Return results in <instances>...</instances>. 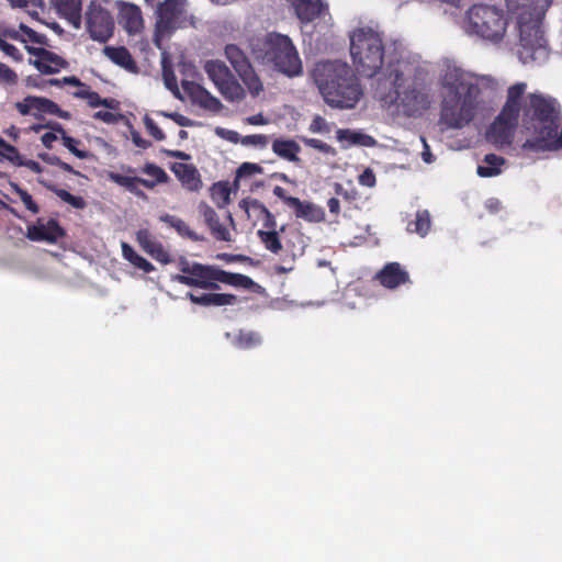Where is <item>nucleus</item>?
<instances>
[{"instance_id": "obj_1", "label": "nucleus", "mask_w": 562, "mask_h": 562, "mask_svg": "<svg viewBox=\"0 0 562 562\" xmlns=\"http://www.w3.org/2000/svg\"><path fill=\"white\" fill-rule=\"evenodd\" d=\"M494 79L477 76L456 66H447L441 77L440 122L449 128H462L474 117L482 88H493Z\"/></svg>"}, {"instance_id": "obj_2", "label": "nucleus", "mask_w": 562, "mask_h": 562, "mask_svg": "<svg viewBox=\"0 0 562 562\" xmlns=\"http://www.w3.org/2000/svg\"><path fill=\"white\" fill-rule=\"evenodd\" d=\"M416 68L407 60L391 61L375 82V97L385 104L396 103L408 116L428 109L430 100L415 79Z\"/></svg>"}, {"instance_id": "obj_3", "label": "nucleus", "mask_w": 562, "mask_h": 562, "mask_svg": "<svg viewBox=\"0 0 562 562\" xmlns=\"http://www.w3.org/2000/svg\"><path fill=\"white\" fill-rule=\"evenodd\" d=\"M311 77L325 103L334 109H353L362 90L350 66L339 60L315 64Z\"/></svg>"}, {"instance_id": "obj_4", "label": "nucleus", "mask_w": 562, "mask_h": 562, "mask_svg": "<svg viewBox=\"0 0 562 562\" xmlns=\"http://www.w3.org/2000/svg\"><path fill=\"white\" fill-rule=\"evenodd\" d=\"M560 120L561 109L555 99L541 93L530 94L524 106L522 122L528 134L524 147L537 150L546 138L552 139L550 136Z\"/></svg>"}, {"instance_id": "obj_5", "label": "nucleus", "mask_w": 562, "mask_h": 562, "mask_svg": "<svg viewBox=\"0 0 562 562\" xmlns=\"http://www.w3.org/2000/svg\"><path fill=\"white\" fill-rule=\"evenodd\" d=\"M250 48L258 63L272 67L288 77H296L303 72L299 53L286 35L269 33L262 38L252 40Z\"/></svg>"}, {"instance_id": "obj_6", "label": "nucleus", "mask_w": 562, "mask_h": 562, "mask_svg": "<svg viewBox=\"0 0 562 562\" xmlns=\"http://www.w3.org/2000/svg\"><path fill=\"white\" fill-rule=\"evenodd\" d=\"M462 27L468 35L498 43L506 33L507 19L495 5L474 4L467 11Z\"/></svg>"}, {"instance_id": "obj_7", "label": "nucleus", "mask_w": 562, "mask_h": 562, "mask_svg": "<svg viewBox=\"0 0 562 562\" xmlns=\"http://www.w3.org/2000/svg\"><path fill=\"white\" fill-rule=\"evenodd\" d=\"M350 54L358 71L367 77L380 76L384 48L380 34L371 29L356 30L350 36Z\"/></svg>"}, {"instance_id": "obj_8", "label": "nucleus", "mask_w": 562, "mask_h": 562, "mask_svg": "<svg viewBox=\"0 0 562 562\" xmlns=\"http://www.w3.org/2000/svg\"><path fill=\"white\" fill-rule=\"evenodd\" d=\"M526 87V83L519 82L508 89L507 101L486 133L488 142L496 146L510 144L518 121L519 99L524 95Z\"/></svg>"}, {"instance_id": "obj_9", "label": "nucleus", "mask_w": 562, "mask_h": 562, "mask_svg": "<svg viewBox=\"0 0 562 562\" xmlns=\"http://www.w3.org/2000/svg\"><path fill=\"white\" fill-rule=\"evenodd\" d=\"M542 18L517 23L519 31L518 57L524 64H542L548 59L549 48L541 30Z\"/></svg>"}, {"instance_id": "obj_10", "label": "nucleus", "mask_w": 562, "mask_h": 562, "mask_svg": "<svg viewBox=\"0 0 562 562\" xmlns=\"http://www.w3.org/2000/svg\"><path fill=\"white\" fill-rule=\"evenodd\" d=\"M178 267L181 274L172 276V281L204 290H220V268L190 262L186 258L179 260Z\"/></svg>"}, {"instance_id": "obj_11", "label": "nucleus", "mask_w": 562, "mask_h": 562, "mask_svg": "<svg viewBox=\"0 0 562 562\" xmlns=\"http://www.w3.org/2000/svg\"><path fill=\"white\" fill-rule=\"evenodd\" d=\"M155 14L156 38L169 36L188 22L187 0H164L158 3Z\"/></svg>"}, {"instance_id": "obj_12", "label": "nucleus", "mask_w": 562, "mask_h": 562, "mask_svg": "<svg viewBox=\"0 0 562 562\" xmlns=\"http://www.w3.org/2000/svg\"><path fill=\"white\" fill-rule=\"evenodd\" d=\"M203 69L224 99L229 102H238L245 98L246 93L243 86L224 61L207 60Z\"/></svg>"}, {"instance_id": "obj_13", "label": "nucleus", "mask_w": 562, "mask_h": 562, "mask_svg": "<svg viewBox=\"0 0 562 562\" xmlns=\"http://www.w3.org/2000/svg\"><path fill=\"white\" fill-rule=\"evenodd\" d=\"M225 56L237 72L252 97H257L263 90L262 82L255 72L246 54L234 44L226 45Z\"/></svg>"}, {"instance_id": "obj_14", "label": "nucleus", "mask_w": 562, "mask_h": 562, "mask_svg": "<svg viewBox=\"0 0 562 562\" xmlns=\"http://www.w3.org/2000/svg\"><path fill=\"white\" fill-rule=\"evenodd\" d=\"M87 30L92 40L104 43L113 34L114 23L110 13L91 3L87 11Z\"/></svg>"}, {"instance_id": "obj_15", "label": "nucleus", "mask_w": 562, "mask_h": 562, "mask_svg": "<svg viewBox=\"0 0 562 562\" xmlns=\"http://www.w3.org/2000/svg\"><path fill=\"white\" fill-rule=\"evenodd\" d=\"M508 12L516 18L517 23L543 18L551 5V0H505Z\"/></svg>"}, {"instance_id": "obj_16", "label": "nucleus", "mask_w": 562, "mask_h": 562, "mask_svg": "<svg viewBox=\"0 0 562 562\" xmlns=\"http://www.w3.org/2000/svg\"><path fill=\"white\" fill-rule=\"evenodd\" d=\"M25 49L29 54L37 57L36 59H30L29 63L42 74L53 75L68 65L64 58L45 48L26 45Z\"/></svg>"}, {"instance_id": "obj_17", "label": "nucleus", "mask_w": 562, "mask_h": 562, "mask_svg": "<svg viewBox=\"0 0 562 562\" xmlns=\"http://www.w3.org/2000/svg\"><path fill=\"white\" fill-rule=\"evenodd\" d=\"M63 235L64 232L55 220H49L46 223L40 220L36 225L27 228L26 236L31 240L55 243Z\"/></svg>"}, {"instance_id": "obj_18", "label": "nucleus", "mask_w": 562, "mask_h": 562, "mask_svg": "<svg viewBox=\"0 0 562 562\" xmlns=\"http://www.w3.org/2000/svg\"><path fill=\"white\" fill-rule=\"evenodd\" d=\"M119 23L130 33H137L143 27V16L140 9L128 2L120 4Z\"/></svg>"}, {"instance_id": "obj_19", "label": "nucleus", "mask_w": 562, "mask_h": 562, "mask_svg": "<svg viewBox=\"0 0 562 562\" xmlns=\"http://www.w3.org/2000/svg\"><path fill=\"white\" fill-rule=\"evenodd\" d=\"M381 284L389 289H395L409 281L406 270L398 262H390L376 274Z\"/></svg>"}, {"instance_id": "obj_20", "label": "nucleus", "mask_w": 562, "mask_h": 562, "mask_svg": "<svg viewBox=\"0 0 562 562\" xmlns=\"http://www.w3.org/2000/svg\"><path fill=\"white\" fill-rule=\"evenodd\" d=\"M336 138L341 143V146L345 149L351 146L374 147L378 144L371 135L350 128L337 130Z\"/></svg>"}, {"instance_id": "obj_21", "label": "nucleus", "mask_w": 562, "mask_h": 562, "mask_svg": "<svg viewBox=\"0 0 562 562\" xmlns=\"http://www.w3.org/2000/svg\"><path fill=\"white\" fill-rule=\"evenodd\" d=\"M171 170L187 190L199 191L201 189L202 180L193 165L176 162L172 165Z\"/></svg>"}, {"instance_id": "obj_22", "label": "nucleus", "mask_w": 562, "mask_h": 562, "mask_svg": "<svg viewBox=\"0 0 562 562\" xmlns=\"http://www.w3.org/2000/svg\"><path fill=\"white\" fill-rule=\"evenodd\" d=\"M200 214L203 216L205 224L209 226L213 236L218 240L231 241L232 236L226 227L220 223L218 215L210 205L201 202L198 206Z\"/></svg>"}, {"instance_id": "obj_23", "label": "nucleus", "mask_w": 562, "mask_h": 562, "mask_svg": "<svg viewBox=\"0 0 562 562\" xmlns=\"http://www.w3.org/2000/svg\"><path fill=\"white\" fill-rule=\"evenodd\" d=\"M286 204L294 207L295 215L308 222H322L325 217L324 210L311 202H303L297 198L286 200Z\"/></svg>"}, {"instance_id": "obj_24", "label": "nucleus", "mask_w": 562, "mask_h": 562, "mask_svg": "<svg viewBox=\"0 0 562 562\" xmlns=\"http://www.w3.org/2000/svg\"><path fill=\"white\" fill-rule=\"evenodd\" d=\"M187 296L193 304L201 306L234 305L237 301L235 295L227 293H203L201 295H195L189 292Z\"/></svg>"}, {"instance_id": "obj_25", "label": "nucleus", "mask_w": 562, "mask_h": 562, "mask_svg": "<svg viewBox=\"0 0 562 562\" xmlns=\"http://www.w3.org/2000/svg\"><path fill=\"white\" fill-rule=\"evenodd\" d=\"M300 150V145L293 139H274L272 143V151L280 158L291 162L299 164L301 161L297 156Z\"/></svg>"}, {"instance_id": "obj_26", "label": "nucleus", "mask_w": 562, "mask_h": 562, "mask_svg": "<svg viewBox=\"0 0 562 562\" xmlns=\"http://www.w3.org/2000/svg\"><path fill=\"white\" fill-rule=\"evenodd\" d=\"M300 20L310 22L317 18L323 9L321 0H291Z\"/></svg>"}, {"instance_id": "obj_27", "label": "nucleus", "mask_w": 562, "mask_h": 562, "mask_svg": "<svg viewBox=\"0 0 562 562\" xmlns=\"http://www.w3.org/2000/svg\"><path fill=\"white\" fill-rule=\"evenodd\" d=\"M103 53L114 64H116L127 70H134L136 68L135 63H134L130 52L123 46H121V47L105 46L103 48Z\"/></svg>"}, {"instance_id": "obj_28", "label": "nucleus", "mask_w": 562, "mask_h": 562, "mask_svg": "<svg viewBox=\"0 0 562 562\" xmlns=\"http://www.w3.org/2000/svg\"><path fill=\"white\" fill-rule=\"evenodd\" d=\"M160 221L175 228L177 233L182 237H187L193 241L204 240V237L202 235H199L195 232H193L184 221L177 216L164 214L160 216Z\"/></svg>"}, {"instance_id": "obj_29", "label": "nucleus", "mask_w": 562, "mask_h": 562, "mask_svg": "<svg viewBox=\"0 0 562 562\" xmlns=\"http://www.w3.org/2000/svg\"><path fill=\"white\" fill-rule=\"evenodd\" d=\"M505 162L504 158L495 154H488L484 157V165L477 167L480 177H495L501 173V166Z\"/></svg>"}, {"instance_id": "obj_30", "label": "nucleus", "mask_w": 562, "mask_h": 562, "mask_svg": "<svg viewBox=\"0 0 562 562\" xmlns=\"http://www.w3.org/2000/svg\"><path fill=\"white\" fill-rule=\"evenodd\" d=\"M38 182L46 189L53 191L60 200L70 204L72 207L82 210L86 206V201L81 196H76L64 189H58L53 183L47 182L44 179H38Z\"/></svg>"}, {"instance_id": "obj_31", "label": "nucleus", "mask_w": 562, "mask_h": 562, "mask_svg": "<svg viewBox=\"0 0 562 562\" xmlns=\"http://www.w3.org/2000/svg\"><path fill=\"white\" fill-rule=\"evenodd\" d=\"M218 283H225L237 288L251 289L256 285L252 279L240 273H232L221 269Z\"/></svg>"}, {"instance_id": "obj_32", "label": "nucleus", "mask_w": 562, "mask_h": 562, "mask_svg": "<svg viewBox=\"0 0 562 562\" xmlns=\"http://www.w3.org/2000/svg\"><path fill=\"white\" fill-rule=\"evenodd\" d=\"M182 88L184 92L190 95L192 101L200 106H202L203 103H205L206 98L211 95V93L205 88L192 81L183 80Z\"/></svg>"}, {"instance_id": "obj_33", "label": "nucleus", "mask_w": 562, "mask_h": 562, "mask_svg": "<svg viewBox=\"0 0 562 562\" xmlns=\"http://www.w3.org/2000/svg\"><path fill=\"white\" fill-rule=\"evenodd\" d=\"M122 252L124 258H126L135 267L142 269L144 272H150L151 270H154V266L148 260L136 254L130 245L123 243Z\"/></svg>"}, {"instance_id": "obj_34", "label": "nucleus", "mask_w": 562, "mask_h": 562, "mask_svg": "<svg viewBox=\"0 0 562 562\" xmlns=\"http://www.w3.org/2000/svg\"><path fill=\"white\" fill-rule=\"evenodd\" d=\"M111 179L137 196L146 198V194L138 188V177H127L119 173H112Z\"/></svg>"}, {"instance_id": "obj_35", "label": "nucleus", "mask_w": 562, "mask_h": 562, "mask_svg": "<svg viewBox=\"0 0 562 562\" xmlns=\"http://www.w3.org/2000/svg\"><path fill=\"white\" fill-rule=\"evenodd\" d=\"M261 337L252 330H240L237 336L236 347L240 349H251L260 345Z\"/></svg>"}, {"instance_id": "obj_36", "label": "nucleus", "mask_w": 562, "mask_h": 562, "mask_svg": "<svg viewBox=\"0 0 562 562\" xmlns=\"http://www.w3.org/2000/svg\"><path fill=\"white\" fill-rule=\"evenodd\" d=\"M430 227V216L428 211H419L416 214V220L408 224V229L425 236Z\"/></svg>"}, {"instance_id": "obj_37", "label": "nucleus", "mask_w": 562, "mask_h": 562, "mask_svg": "<svg viewBox=\"0 0 562 562\" xmlns=\"http://www.w3.org/2000/svg\"><path fill=\"white\" fill-rule=\"evenodd\" d=\"M231 190L226 183L217 182L212 187V198L218 207H225L229 202Z\"/></svg>"}, {"instance_id": "obj_38", "label": "nucleus", "mask_w": 562, "mask_h": 562, "mask_svg": "<svg viewBox=\"0 0 562 562\" xmlns=\"http://www.w3.org/2000/svg\"><path fill=\"white\" fill-rule=\"evenodd\" d=\"M258 236L266 248L271 252L278 254L282 249V244L276 231H258Z\"/></svg>"}, {"instance_id": "obj_39", "label": "nucleus", "mask_w": 562, "mask_h": 562, "mask_svg": "<svg viewBox=\"0 0 562 562\" xmlns=\"http://www.w3.org/2000/svg\"><path fill=\"white\" fill-rule=\"evenodd\" d=\"M26 101L31 102L33 105V109L41 113H48L53 114L54 112H57V104L53 102L49 99L42 98V97H33L29 95L26 97Z\"/></svg>"}, {"instance_id": "obj_40", "label": "nucleus", "mask_w": 562, "mask_h": 562, "mask_svg": "<svg viewBox=\"0 0 562 562\" xmlns=\"http://www.w3.org/2000/svg\"><path fill=\"white\" fill-rule=\"evenodd\" d=\"M301 140L311 148L317 149L326 155L335 156L337 154L336 149L331 147L330 145L322 142L321 139L316 138H308V137H301Z\"/></svg>"}, {"instance_id": "obj_41", "label": "nucleus", "mask_w": 562, "mask_h": 562, "mask_svg": "<svg viewBox=\"0 0 562 562\" xmlns=\"http://www.w3.org/2000/svg\"><path fill=\"white\" fill-rule=\"evenodd\" d=\"M11 188L16 194H19L21 201L27 210H30L34 214L38 213L40 209L37 204L33 201L32 196L25 190L21 189L15 183H11Z\"/></svg>"}, {"instance_id": "obj_42", "label": "nucleus", "mask_w": 562, "mask_h": 562, "mask_svg": "<svg viewBox=\"0 0 562 562\" xmlns=\"http://www.w3.org/2000/svg\"><path fill=\"white\" fill-rule=\"evenodd\" d=\"M137 240L145 251L150 255H155V249H158V243H156L147 231H139L137 233Z\"/></svg>"}, {"instance_id": "obj_43", "label": "nucleus", "mask_w": 562, "mask_h": 562, "mask_svg": "<svg viewBox=\"0 0 562 562\" xmlns=\"http://www.w3.org/2000/svg\"><path fill=\"white\" fill-rule=\"evenodd\" d=\"M16 82V72L5 64L0 63V85L14 86Z\"/></svg>"}, {"instance_id": "obj_44", "label": "nucleus", "mask_w": 562, "mask_h": 562, "mask_svg": "<svg viewBox=\"0 0 562 562\" xmlns=\"http://www.w3.org/2000/svg\"><path fill=\"white\" fill-rule=\"evenodd\" d=\"M240 143L244 146H254V147L265 148L269 143V138H268V136L261 135V134L248 135V136L241 137Z\"/></svg>"}, {"instance_id": "obj_45", "label": "nucleus", "mask_w": 562, "mask_h": 562, "mask_svg": "<svg viewBox=\"0 0 562 562\" xmlns=\"http://www.w3.org/2000/svg\"><path fill=\"white\" fill-rule=\"evenodd\" d=\"M143 172L155 178L158 182H166L168 179L167 173L154 164H146L143 168Z\"/></svg>"}, {"instance_id": "obj_46", "label": "nucleus", "mask_w": 562, "mask_h": 562, "mask_svg": "<svg viewBox=\"0 0 562 562\" xmlns=\"http://www.w3.org/2000/svg\"><path fill=\"white\" fill-rule=\"evenodd\" d=\"M262 168L252 162H244L239 166V168L236 171V178H243V177H250L255 173H261Z\"/></svg>"}, {"instance_id": "obj_47", "label": "nucleus", "mask_w": 562, "mask_h": 562, "mask_svg": "<svg viewBox=\"0 0 562 562\" xmlns=\"http://www.w3.org/2000/svg\"><path fill=\"white\" fill-rule=\"evenodd\" d=\"M20 30L27 36L29 41L41 45H47L48 40L46 35L35 32L23 23L20 24Z\"/></svg>"}, {"instance_id": "obj_48", "label": "nucleus", "mask_w": 562, "mask_h": 562, "mask_svg": "<svg viewBox=\"0 0 562 562\" xmlns=\"http://www.w3.org/2000/svg\"><path fill=\"white\" fill-rule=\"evenodd\" d=\"M0 148L3 149L4 151L12 153V156H7V159H9L10 161L16 164L18 166H25L26 160H23L21 158V156L18 153V150L15 149V147H13L12 145L8 144L2 138H0Z\"/></svg>"}, {"instance_id": "obj_49", "label": "nucleus", "mask_w": 562, "mask_h": 562, "mask_svg": "<svg viewBox=\"0 0 562 562\" xmlns=\"http://www.w3.org/2000/svg\"><path fill=\"white\" fill-rule=\"evenodd\" d=\"M310 131L312 133L328 134L330 133V126L324 117L316 115L310 125Z\"/></svg>"}, {"instance_id": "obj_50", "label": "nucleus", "mask_w": 562, "mask_h": 562, "mask_svg": "<svg viewBox=\"0 0 562 562\" xmlns=\"http://www.w3.org/2000/svg\"><path fill=\"white\" fill-rule=\"evenodd\" d=\"M144 124L147 130V132L157 140H164L165 134L164 132L157 126L155 121L149 117L148 115L144 116Z\"/></svg>"}, {"instance_id": "obj_51", "label": "nucleus", "mask_w": 562, "mask_h": 562, "mask_svg": "<svg viewBox=\"0 0 562 562\" xmlns=\"http://www.w3.org/2000/svg\"><path fill=\"white\" fill-rule=\"evenodd\" d=\"M63 139V143H64V146L70 151L76 157L80 158V159H85L88 157V153L87 151H83V150H79L77 147H76V144H78L79 142L68 135H64V137L61 138Z\"/></svg>"}, {"instance_id": "obj_52", "label": "nucleus", "mask_w": 562, "mask_h": 562, "mask_svg": "<svg viewBox=\"0 0 562 562\" xmlns=\"http://www.w3.org/2000/svg\"><path fill=\"white\" fill-rule=\"evenodd\" d=\"M68 10H69V22L72 24V26L75 29H80L81 26V16H80V5L75 2V1H71L68 5Z\"/></svg>"}, {"instance_id": "obj_53", "label": "nucleus", "mask_w": 562, "mask_h": 562, "mask_svg": "<svg viewBox=\"0 0 562 562\" xmlns=\"http://www.w3.org/2000/svg\"><path fill=\"white\" fill-rule=\"evenodd\" d=\"M215 134L233 144L240 143L241 139V136L236 131L227 130L224 127H216Z\"/></svg>"}, {"instance_id": "obj_54", "label": "nucleus", "mask_w": 562, "mask_h": 562, "mask_svg": "<svg viewBox=\"0 0 562 562\" xmlns=\"http://www.w3.org/2000/svg\"><path fill=\"white\" fill-rule=\"evenodd\" d=\"M158 114L173 120L180 126H192L193 125V122L190 119H188L187 116H184L180 113H177V112L168 113L165 111H159Z\"/></svg>"}, {"instance_id": "obj_55", "label": "nucleus", "mask_w": 562, "mask_h": 562, "mask_svg": "<svg viewBox=\"0 0 562 562\" xmlns=\"http://www.w3.org/2000/svg\"><path fill=\"white\" fill-rule=\"evenodd\" d=\"M93 117L97 120L103 121L104 123H108V124H114L122 117V115L114 114V113L108 112V111H98L93 114Z\"/></svg>"}, {"instance_id": "obj_56", "label": "nucleus", "mask_w": 562, "mask_h": 562, "mask_svg": "<svg viewBox=\"0 0 562 562\" xmlns=\"http://www.w3.org/2000/svg\"><path fill=\"white\" fill-rule=\"evenodd\" d=\"M359 183L364 186V187H368V188L374 187V184H375V175H374V172L370 168H367L359 176Z\"/></svg>"}, {"instance_id": "obj_57", "label": "nucleus", "mask_w": 562, "mask_h": 562, "mask_svg": "<svg viewBox=\"0 0 562 562\" xmlns=\"http://www.w3.org/2000/svg\"><path fill=\"white\" fill-rule=\"evenodd\" d=\"M222 106L223 105H222L221 101L212 94L209 98H206L205 103H203V105H202V108L210 110V111H214V112L220 111L222 109Z\"/></svg>"}, {"instance_id": "obj_58", "label": "nucleus", "mask_w": 562, "mask_h": 562, "mask_svg": "<svg viewBox=\"0 0 562 562\" xmlns=\"http://www.w3.org/2000/svg\"><path fill=\"white\" fill-rule=\"evenodd\" d=\"M164 83L165 87L170 91L171 89H176L177 85V78L172 71H165L164 72Z\"/></svg>"}, {"instance_id": "obj_59", "label": "nucleus", "mask_w": 562, "mask_h": 562, "mask_svg": "<svg viewBox=\"0 0 562 562\" xmlns=\"http://www.w3.org/2000/svg\"><path fill=\"white\" fill-rule=\"evenodd\" d=\"M249 206L265 214L266 217L272 218L270 211L258 200H249Z\"/></svg>"}, {"instance_id": "obj_60", "label": "nucleus", "mask_w": 562, "mask_h": 562, "mask_svg": "<svg viewBox=\"0 0 562 562\" xmlns=\"http://www.w3.org/2000/svg\"><path fill=\"white\" fill-rule=\"evenodd\" d=\"M420 142L423 143L424 150L422 151V159L426 164H431L434 161V157L430 153V148L424 137H420Z\"/></svg>"}, {"instance_id": "obj_61", "label": "nucleus", "mask_w": 562, "mask_h": 562, "mask_svg": "<svg viewBox=\"0 0 562 562\" xmlns=\"http://www.w3.org/2000/svg\"><path fill=\"white\" fill-rule=\"evenodd\" d=\"M248 124L251 125H266L268 124V120L261 114H255L246 119Z\"/></svg>"}, {"instance_id": "obj_62", "label": "nucleus", "mask_w": 562, "mask_h": 562, "mask_svg": "<svg viewBox=\"0 0 562 562\" xmlns=\"http://www.w3.org/2000/svg\"><path fill=\"white\" fill-rule=\"evenodd\" d=\"M15 108L22 115H27L31 113V110H34L31 102L26 101V98L22 102H18Z\"/></svg>"}, {"instance_id": "obj_63", "label": "nucleus", "mask_w": 562, "mask_h": 562, "mask_svg": "<svg viewBox=\"0 0 562 562\" xmlns=\"http://www.w3.org/2000/svg\"><path fill=\"white\" fill-rule=\"evenodd\" d=\"M132 140L133 143L137 146V147H140V148H147L150 143L144 138H142V136L139 135L138 132L136 131H133L132 132Z\"/></svg>"}, {"instance_id": "obj_64", "label": "nucleus", "mask_w": 562, "mask_h": 562, "mask_svg": "<svg viewBox=\"0 0 562 562\" xmlns=\"http://www.w3.org/2000/svg\"><path fill=\"white\" fill-rule=\"evenodd\" d=\"M43 81H44V79H42L38 76L37 77L30 76L26 78V86L38 88V89H44L46 87V85Z\"/></svg>"}]
</instances>
